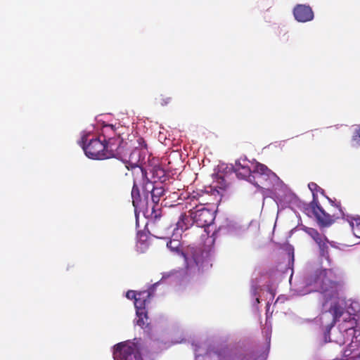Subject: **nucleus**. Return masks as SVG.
I'll list each match as a JSON object with an SVG mask.
<instances>
[{
  "instance_id": "15",
  "label": "nucleus",
  "mask_w": 360,
  "mask_h": 360,
  "mask_svg": "<svg viewBox=\"0 0 360 360\" xmlns=\"http://www.w3.org/2000/svg\"><path fill=\"white\" fill-rule=\"evenodd\" d=\"M313 212L317 219L318 223L321 226H329L334 220L329 214H328L323 207L320 205L319 202H316L315 205H311Z\"/></svg>"
},
{
  "instance_id": "18",
  "label": "nucleus",
  "mask_w": 360,
  "mask_h": 360,
  "mask_svg": "<svg viewBox=\"0 0 360 360\" xmlns=\"http://www.w3.org/2000/svg\"><path fill=\"white\" fill-rule=\"evenodd\" d=\"M320 243H316L319 248L320 256L322 258H324L328 262V265L330 264V259L328 253V244L331 246H334V243L330 242L328 238L326 237L323 240L320 241Z\"/></svg>"
},
{
  "instance_id": "30",
  "label": "nucleus",
  "mask_w": 360,
  "mask_h": 360,
  "mask_svg": "<svg viewBox=\"0 0 360 360\" xmlns=\"http://www.w3.org/2000/svg\"><path fill=\"white\" fill-rule=\"evenodd\" d=\"M162 318L163 321H166L165 317H162Z\"/></svg>"
},
{
  "instance_id": "17",
  "label": "nucleus",
  "mask_w": 360,
  "mask_h": 360,
  "mask_svg": "<svg viewBox=\"0 0 360 360\" xmlns=\"http://www.w3.org/2000/svg\"><path fill=\"white\" fill-rule=\"evenodd\" d=\"M336 207H339L340 212L343 219L347 220L349 224L350 227L353 231V233L356 237L360 238L357 233H360V217H353L351 215L345 214L340 207V202L335 205Z\"/></svg>"
},
{
  "instance_id": "23",
  "label": "nucleus",
  "mask_w": 360,
  "mask_h": 360,
  "mask_svg": "<svg viewBox=\"0 0 360 360\" xmlns=\"http://www.w3.org/2000/svg\"><path fill=\"white\" fill-rule=\"evenodd\" d=\"M351 144L352 147H360V125L359 127L354 131L352 137Z\"/></svg>"
},
{
  "instance_id": "20",
  "label": "nucleus",
  "mask_w": 360,
  "mask_h": 360,
  "mask_svg": "<svg viewBox=\"0 0 360 360\" xmlns=\"http://www.w3.org/2000/svg\"><path fill=\"white\" fill-rule=\"evenodd\" d=\"M131 197H132V202L133 205L135 208V212H136V217L137 218V214H136V210L138 207H141L143 206V204L145 203L144 201H141L139 200V188L136 187V186L134 184L131 191Z\"/></svg>"
},
{
  "instance_id": "26",
  "label": "nucleus",
  "mask_w": 360,
  "mask_h": 360,
  "mask_svg": "<svg viewBox=\"0 0 360 360\" xmlns=\"http://www.w3.org/2000/svg\"><path fill=\"white\" fill-rule=\"evenodd\" d=\"M170 198L172 199H176V198H179V194H178V193L171 192L169 191V193L167 194V198Z\"/></svg>"
},
{
  "instance_id": "5",
  "label": "nucleus",
  "mask_w": 360,
  "mask_h": 360,
  "mask_svg": "<svg viewBox=\"0 0 360 360\" xmlns=\"http://www.w3.org/2000/svg\"><path fill=\"white\" fill-rule=\"evenodd\" d=\"M304 283L309 288V292H319L323 295L325 299L323 307L326 309L329 302L337 294V283L333 269L319 266L309 269Z\"/></svg>"
},
{
  "instance_id": "2",
  "label": "nucleus",
  "mask_w": 360,
  "mask_h": 360,
  "mask_svg": "<svg viewBox=\"0 0 360 360\" xmlns=\"http://www.w3.org/2000/svg\"><path fill=\"white\" fill-rule=\"evenodd\" d=\"M271 331V325L266 321L262 330L266 348L262 354L248 352L238 347L210 345L205 354L197 356L196 360H265L270 347Z\"/></svg>"
},
{
  "instance_id": "3",
  "label": "nucleus",
  "mask_w": 360,
  "mask_h": 360,
  "mask_svg": "<svg viewBox=\"0 0 360 360\" xmlns=\"http://www.w3.org/2000/svg\"><path fill=\"white\" fill-rule=\"evenodd\" d=\"M223 169V166L219 167V172L216 174L214 178V180L212 185L206 187L203 193L200 195L202 202L204 203L197 205L193 209H190L188 211L189 214H181L191 220L190 226L193 224H195L198 227H207L210 226L215 218V211L207 208L204 204H208L209 202L205 199L207 196H213L214 198H219L223 195V192L226 188L227 184L222 174H219L221 170Z\"/></svg>"
},
{
  "instance_id": "19",
  "label": "nucleus",
  "mask_w": 360,
  "mask_h": 360,
  "mask_svg": "<svg viewBox=\"0 0 360 360\" xmlns=\"http://www.w3.org/2000/svg\"><path fill=\"white\" fill-rule=\"evenodd\" d=\"M101 133H98V136H101V138L103 137V139L106 141V139H108L110 141V136L116 132L117 128L115 125L105 124L103 123L101 126Z\"/></svg>"
},
{
  "instance_id": "28",
  "label": "nucleus",
  "mask_w": 360,
  "mask_h": 360,
  "mask_svg": "<svg viewBox=\"0 0 360 360\" xmlns=\"http://www.w3.org/2000/svg\"><path fill=\"white\" fill-rule=\"evenodd\" d=\"M283 300H284V298H283V297H278V299L276 300V301L275 302V304H276L277 303H278L280 301H281V302H283Z\"/></svg>"
},
{
  "instance_id": "13",
  "label": "nucleus",
  "mask_w": 360,
  "mask_h": 360,
  "mask_svg": "<svg viewBox=\"0 0 360 360\" xmlns=\"http://www.w3.org/2000/svg\"><path fill=\"white\" fill-rule=\"evenodd\" d=\"M256 164H258V162H252L246 159L238 160L236 161L234 166H231V168L238 178L245 179L250 183V178L253 177V173L256 169Z\"/></svg>"
},
{
  "instance_id": "7",
  "label": "nucleus",
  "mask_w": 360,
  "mask_h": 360,
  "mask_svg": "<svg viewBox=\"0 0 360 360\" xmlns=\"http://www.w3.org/2000/svg\"><path fill=\"white\" fill-rule=\"evenodd\" d=\"M78 143L82 146L85 155L91 159L103 160L114 156L115 153L110 148L109 142L102 139L98 132L94 131V127L83 131Z\"/></svg>"
},
{
  "instance_id": "8",
  "label": "nucleus",
  "mask_w": 360,
  "mask_h": 360,
  "mask_svg": "<svg viewBox=\"0 0 360 360\" xmlns=\"http://www.w3.org/2000/svg\"><path fill=\"white\" fill-rule=\"evenodd\" d=\"M143 192L145 195V200L148 201V198H150L153 204L150 217L155 219H158L160 217V210L158 204L160 198L165 197L162 204L165 202L164 205L166 206L167 205L166 200L169 193L168 184L145 182L143 186ZM146 203L147 204L148 202Z\"/></svg>"
},
{
  "instance_id": "27",
  "label": "nucleus",
  "mask_w": 360,
  "mask_h": 360,
  "mask_svg": "<svg viewBox=\"0 0 360 360\" xmlns=\"http://www.w3.org/2000/svg\"><path fill=\"white\" fill-rule=\"evenodd\" d=\"M171 101V98L169 97L163 98L161 99L160 104L164 106L167 105Z\"/></svg>"
},
{
  "instance_id": "25",
  "label": "nucleus",
  "mask_w": 360,
  "mask_h": 360,
  "mask_svg": "<svg viewBox=\"0 0 360 360\" xmlns=\"http://www.w3.org/2000/svg\"><path fill=\"white\" fill-rule=\"evenodd\" d=\"M126 297L135 301V299L138 297V292L134 290H128L126 292Z\"/></svg>"
},
{
  "instance_id": "4",
  "label": "nucleus",
  "mask_w": 360,
  "mask_h": 360,
  "mask_svg": "<svg viewBox=\"0 0 360 360\" xmlns=\"http://www.w3.org/2000/svg\"><path fill=\"white\" fill-rule=\"evenodd\" d=\"M255 168L253 177L250 178V183L262 191L264 199L272 198L278 205V202L290 200L292 193L274 172L259 162Z\"/></svg>"
},
{
  "instance_id": "10",
  "label": "nucleus",
  "mask_w": 360,
  "mask_h": 360,
  "mask_svg": "<svg viewBox=\"0 0 360 360\" xmlns=\"http://www.w3.org/2000/svg\"><path fill=\"white\" fill-rule=\"evenodd\" d=\"M160 284L157 282L153 284L148 290L138 292V297L134 302L136 309V317L134 319V323L141 328L149 331L151 328L150 323L148 322V316L146 311V305L149 302L150 297L153 295L155 288Z\"/></svg>"
},
{
  "instance_id": "6",
  "label": "nucleus",
  "mask_w": 360,
  "mask_h": 360,
  "mask_svg": "<svg viewBox=\"0 0 360 360\" xmlns=\"http://www.w3.org/2000/svg\"><path fill=\"white\" fill-rule=\"evenodd\" d=\"M330 305L329 310L328 308L323 312L316 319L320 321L321 325L326 323L328 320L333 319V321H343L347 324H349L352 320L355 321V328H357V320L359 319L360 304L356 301H346L342 297L336 295L332 299L328 304Z\"/></svg>"
},
{
  "instance_id": "29",
  "label": "nucleus",
  "mask_w": 360,
  "mask_h": 360,
  "mask_svg": "<svg viewBox=\"0 0 360 360\" xmlns=\"http://www.w3.org/2000/svg\"><path fill=\"white\" fill-rule=\"evenodd\" d=\"M292 261L293 262L294 261V255H292Z\"/></svg>"
},
{
  "instance_id": "12",
  "label": "nucleus",
  "mask_w": 360,
  "mask_h": 360,
  "mask_svg": "<svg viewBox=\"0 0 360 360\" xmlns=\"http://www.w3.org/2000/svg\"><path fill=\"white\" fill-rule=\"evenodd\" d=\"M142 174L145 177L146 182L167 184L170 180L169 174L158 165L150 166Z\"/></svg>"
},
{
  "instance_id": "14",
  "label": "nucleus",
  "mask_w": 360,
  "mask_h": 360,
  "mask_svg": "<svg viewBox=\"0 0 360 360\" xmlns=\"http://www.w3.org/2000/svg\"><path fill=\"white\" fill-rule=\"evenodd\" d=\"M292 14L295 20L302 23L312 21L314 18L312 8L308 4L295 5L292 9Z\"/></svg>"
},
{
  "instance_id": "1",
  "label": "nucleus",
  "mask_w": 360,
  "mask_h": 360,
  "mask_svg": "<svg viewBox=\"0 0 360 360\" xmlns=\"http://www.w3.org/2000/svg\"><path fill=\"white\" fill-rule=\"evenodd\" d=\"M190 224L191 220L188 217L180 215L173 229L172 238L167 242V247L172 252L184 258L186 275L193 276L212 266L211 258L214 239L212 237L208 238L203 246L184 247L179 238L181 237L184 231L190 227Z\"/></svg>"
},
{
  "instance_id": "9",
  "label": "nucleus",
  "mask_w": 360,
  "mask_h": 360,
  "mask_svg": "<svg viewBox=\"0 0 360 360\" xmlns=\"http://www.w3.org/2000/svg\"><path fill=\"white\" fill-rule=\"evenodd\" d=\"M143 344L141 338L124 341L112 347V356L115 360H143L141 350Z\"/></svg>"
},
{
  "instance_id": "11",
  "label": "nucleus",
  "mask_w": 360,
  "mask_h": 360,
  "mask_svg": "<svg viewBox=\"0 0 360 360\" xmlns=\"http://www.w3.org/2000/svg\"><path fill=\"white\" fill-rule=\"evenodd\" d=\"M147 155L146 148H134L129 154L128 160H124L126 167L128 169L139 167L143 174L146 169L144 165L146 163Z\"/></svg>"
},
{
  "instance_id": "22",
  "label": "nucleus",
  "mask_w": 360,
  "mask_h": 360,
  "mask_svg": "<svg viewBox=\"0 0 360 360\" xmlns=\"http://www.w3.org/2000/svg\"><path fill=\"white\" fill-rule=\"evenodd\" d=\"M146 238V236L143 234L139 236V239L136 244V248L140 252H144L148 247Z\"/></svg>"
},
{
  "instance_id": "16",
  "label": "nucleus",
  "mask_w": 360,
  "mask_h": 360,
  "mask_svg": "<svg viewBox=\"0 0 360 360\" xmlns=\"http://www.w3.org/2000/svg\"><path fill=\"white\" fill-rule=\"evenodd\" d=\"M264 294H266L269 297H266L267 303L269 304V301L274 299L275 295V287L273 285H268L266 289H262L260 287H257L255 285L252 286V296L255 300V303L259 304L260 302V299L262 300Z\"/></svg>"
},
{
  "instance_id": "21",
  "label": "nucleus",
  "mask_w": 360,
  "mask_h": 360,
  "mask_svg": "<svg viewBox=\"0 0 360 360\" xmlns=\"http://www.w3.org/2000/svg\"><path fill=\"white\" fill-rule=\"evenodd\" d=\"M308 187L309 190L312 192L313 194V202H311V205H315L316 202H318L316 200V193L319 192L321 194L324 193L323 189H322L321 187H319L316 183L311 182L308 184Z\"/></svg>"
},
{
  "instance_id": "24",
  "label": "nucleus",
  "mask_w": 360,
  "mask_h": 360,
  "mask_svg": "<svg viewBox=\"0 0 360 360\" xmlns=\"http://www.w3.org/2000/svg\"><path fill=\"white\" fill-rule=\"evenodd\" d=\"M308 233L314 239L316 243H320V241L326 238L325 236L320 234L316 230L314 229H310L308 231Z\"/></svg>"
}]
</instances>
